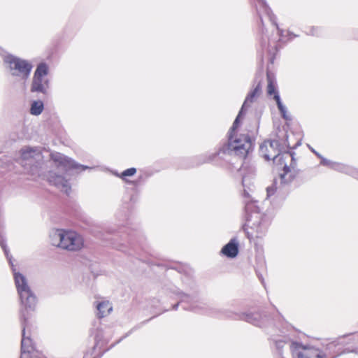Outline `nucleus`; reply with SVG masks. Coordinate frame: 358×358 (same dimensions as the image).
Listing matches in <instances>:
<instances>
[{
  "mask_svg": "<svg viewBox=\"0 0 358 358\" xmlns=\"http://www.w3.org/2000/svg\"><path fill=\"white\" fill-rule=\"evenodd\" d=\"M0 245L9 262L14 275L15 284L20 296L22 309L20 310V322L22 325L21 356L20 358H38V352L27 330L29 327V313L34 311L36 306L37 298L28 285L26 277L17 271L6 243V238L3 229H0Z\"/></svg>",
  "mask_w": 358,
  "mask_h": 358,
  "instance_id": "nucleus-1",
  "label": "nucleus"
},
{
  "mask_svg": "<svg viewBox=\"0 0 358 358\" xmlns=\"http://www.w3.org/2000/svg\"><path fill=\"white\" fill-rule=\"evenodd\" d=\"M0 245L9 262L14 275L15 284L20 296L22 309L20 310V322L22 325L21 356L20 358H38V352L27 330L29 327V313L34 311L36 306L37 298L28 285L26 277L17 271L6 243V238L3 229H0Z\"/></svg>",
  "mask_w": 358,
  "mask_h": 358,
  "instance_id": "nucleus-2",
  "label": "nucleus"
},
{
  "mask_svg": "<svg viewBox=\"0 0 358 358\" xmlns=\"http://www.w3.org/2000/svg\"><path fill=\"white\" fill-rule=\"evenodd\" d=\"M255 83H257L255 87L251 90L245 97V99L233 122L232 126L228 132V141L219 149L213 156L209 157L207 159L203 160V162L209 161L217 162L220 159L224 157L231 156L234 155L241 159H245L250 152H252L255 148V138H252L249 134H240L238 136L236 134V129L239 127L241 118L245 115L248 108V102L252 103L255 98L257 97L262 89L261 81H257L255 78Z\"/></svg>",
  "mask_w": 358,
  "mask_h": 358,
  "instance_id": "nucleus-3",
  "label": "nucleus"
},
{
  "mask_svg": "<svg viewBox=\"0 0 358 358\" xmlns=\"http://www.w3.org/2000/svg\"><path fill=\"white\" fill-rule=\"evenodd\" d=\"M176 294L180 297V301L173 306V309L175 310L178 309L180 304L185 310L204 314L213 317L241 320L259 327H264L271 324L270 316L264 311L236 313L226 310L209 307L201 301L196 292L192 295L182 292H178Z\"/></svg>",
  "mask_w": 358,
  "mask_h": 358,
  "instance_id": "nucleus-4",
  "label": "nucleus"
},
{
  "mask_svg": "<svg viewBox=\"0 0 358 358\" xmlns=\"http://www.w3.org/2000/svg\"><path fill=\"white\" fill-rule=\"evenodd\" d=\"M358 344V334H350L338 337L325 346V352L314 347L304 348L303 351L296 352L297 358H337L343 354L354 352L358 355V348L346 347L350 343Z\"/></svg>",
  "mask_w": 358,
  "mask_h": 358,
  "instance_id": "nucleus-5",
  "label": "nucleus"
},
{
  "mask_svg": "<svg viewBox=\"0 0 358 358\" xmlns=\"http://www.w3.org/2000/svg\"><path fill=\"white\" fill-rule=\"evenodd\" d=\"M283 154L284 160L280 162V164H284L283 173L280 174V182L278 185V180H273L272 185L266 188V199H269L275 194H277L278 196L285 198L289 192V184L299 172V169H296L295 152L289 149Z\"/></svg>",
  "mask_w": 358,
  "mask_h": 358,
  "instance_id": "nucleus-6",
  "label": "nucleus"
},
{
  "mask_svg": "<svg viewBox=\"0 0 358 358\" xmlns=\"http://www.w3.org/2000/svg\"><path fill=\"white\" fill-rule=\"evenodd\" d=\"M285 139L280 141L278 139L264 141L259 146V155L266 161L273 160L274 162L278 159L279 162L284 160V152L285 148L296 149L301 145V140L291 148L288 141V135L284 134Z\"/></svg>",
  "mask_w": 358,
  "mask_h": 358,
  "instance_id": "nucleus-7",
  "label": "nucleus"
},
{
  "mask_svg": "<svg viewBox=\"0 0 358 358\" xmlns=\"http://www.w3.org/2000/svg\"><path fill=\"white\" fill-rule=\"evenodd\" d=\"M52 245L69 251L79 250L83 245V239L76 231L57 229L50 234Z\"/></svg>",
  "mask_w": 358,
  "mask_h": 358,
  "instance_id": "nucleus-8",
  "label": "nucleus"
},
{
  "mask_svg": "<svg viewBox=\"0 0 358 358\" xmlns=\"http://www.w3.org/2000/svg\"><path fill=\"white\" fill-rule=\"evenodd\" d=\"M3 64L12 77L22 80H27L29 78L33 69V65L29 61L12 54L4 56Z\"/></svg>",
  "mask_w": 358,
  "mask_h": 358,
  "instance_id": "nucleus-9",
  "label": "nucleus"
},
{
  "mask_svg": "<svg viewBox=\"0 0 358 358\" xmlns=\"http://www.w3.org/2000/svg\"><path fill=\"white\" fill-rule=\"evenodd\" d=\"M51 159L57 164L58 167H62L64 172L66 175H72L73 173H80L87 169L92 168L86 165H83L73 159L66 156L60 152H55L50 155Z\"/></svg>",
  "mask_w": 358,
  "mask_h": 358,
  "instance_id": "nucleus-10",
  "label": "nucleus"
},
{
  "mask_svg": "<svg viewBox=\"0 0 358 358\" xmlns=\"http://www.w3.org/2000/svg\"><path fill=\"white\" fill-rule=\"evenodd\" d=\"M250 227L252 231H250L248 225L245 224L243 229L246 234L248 238L251 241L255 237L257 238H263L267 233L271 223V217L266 214H262L259 217H255Z\"/></svg>",
  "mask_w": 358,
  "mask_h": 358,
  "instance_id": "nucleus-11",
  "label": "nucleus"
},
{
  "mask_svg": "<svg viewBox=\"0 0 358 358\" xmlns=\"http://www.w3.org/2000/svg\"><path fill=\"white\" fill-rule=\"evenodd\" d=\"M266 5L268 6L267 3H266ZM255 6H256L257 12V13H258V15L259 16L261 23H262L261 31H262V38L260 39V45H261V47H262V51L261 52H258V55L260 57V59L262 61L263 60L264 50L266 49V50H268L269 52H271V50H268V48L270 47L269 40H268V38H266V36L264 37L265 32H267V30H265L264 27V23H263V20H262V12L264 13L268 17V19L271 22V23L276 27V29H278V31L279 32L280 36H282L283 30H282V29H280L279 28L278 24L277 23L276 16L273 13L272 10H271V8L269 6H268V7L269 8V9L271 10V13L270 12L269 13L267 12L265 8H264L262 6H259V0H256Z\"/></svg>",
  "mask_w": 358,
  "mask_h": 358,
  "instance_id": "nucleus-12",
  "label": "nucleus"
},
{
  "mask_svg": "<svg viewBox=\"0 0 358 358\" xmlns=\"http://www.w3.org/2000/svg\"><path fill=\"white\" fill-rule=\"evenodd\" d=\"M121 230L120 233L122 234V241L124 242L127 241L128 245L135 250H137L138 247L143 249L145 238L141 231L138 229H134L129 227H124ZM124 244L125 243H122V245Z\"/></svg>",
  "mask_w": 358,
  "mask_h": 358,
  "instance_id": "nucleus-13",
  "label": "nucleus"
},
{
  "mask_svg": "<svg viewBox=\"0 0 358 358\" xmlns=\"http://www.w3.org/2000/svg\"><path fill=\"white\" fill-rule=\"evenodd\" d=\"M48 180L50 185L55 186L67 195L70 194L71 191V185L63 176L50 171Z\"/></svg>",
  "mask_w": 358,
  "mask_h": 358,
  "instance_id": "nucleus-14",
  "label": "nucleus"
},
{
  "mask_svg": "<svg viewBox=\"0 0 358 358\" xmlns=\"http://www.w3.org/2000/svg\"><path fill=\"white\" fill-rule=\"evenodd\" d=\"M244 217L246 222H250L252 221L256 217H259L262 213L260 212V208L257 205L258 201L256 200H244Z\"/></svg>",
  "mask_w": 358,
  "mask_h": 358,
  "instance_id": "nucleus-15",
  "label": "nucleus"
},
{
  "mask_svg": "<svg viewBox=\"0 0 358 358\" xmlns=\"http://www.w3.org/2000/svg\"><path fill=\"white\" fill-rule=\"evenodd\" d=\"M49 89V80L47 78H32L30 91L31 92L41 93L46 96Z\"/></svg>",
  "mask_w": 358,
  "mask_h": 358,
  "instance_id": "nucleus-16",
  "label": "nucleus"
},
{
  "mask_svg": "<svg viewBox=\"0 0 358 358\" xmlns=\"http://www.w3.org/2000/svg\"><path fill=\"white\" fill-rule=\"evenodd\" d=\"M238 251V242L234 238L222 248L221 253L229 258H235Z\"/></svg>",
  "mask_w": 358,
  "mask_h": 358,
  "instance_id": "nucleus-17",
  "label": "nucleus"
},
{
  "mask_svg": "<svg viewBox=\"0 0 358 358\" xmlns=\"http://www.w3.org/2000/svg\"><path fill=\"white\" fill-rule=\"evenodd\" d=\"M21 159L27 161L34 159L36 156L41 157L42 152L39 147L24 146L20 150Z\"/></svg>",
  "mask_w": 358,
  "mask_h": 358,
  "instance_id": "nucleus-18",
  "label": "nucleus"
},
{
  "mask_svg": "<svg viewBox=\"0 0 358 358\" xmlns=\"http://www.w3.org/2000/svg\"><path fill=\"white\" fill-rule=\"evenodd\" d=\"M331 169L341 172V173H345L346 174L350 175L352 177L358 179V170L353 169L352 167H350L345 164L334 162L333 164V166L331 167Z\"/></svg>",
  "mask_w": 358,
  "mask_h": 358,
  "instance_id": "nucleus-19",
  "label": "nucleus"
},
{
  "mask_svg": "<svg viewBox=\"0 0 358 358\" xmlns=\"http://www.w3.org/2000/svg\"><path fill=\"white\" fill-rule=\"evenodd\" d=\"M96 309L97 317L99 318H103L112 311L113 307L108 301H101L97 303Z\"/></svg>",
  "mask_w": 358,
  "mask_h": 358,
  "instance_id": "nucleus-20",
  "label": "nucleus"
},
{
  "mask_svg": "<svg viewBox=\"0 0 358 358\" xmlns=\"http://www.w3.org/2000/svg\"><path fill=\"white\" fill-rule=\"evenodd\" d=\"M48 74V66L45 62H41L37 65L34 73V78H44Z\"/></svg>",
  "mask_w": 358,
  "mask_h": 358,
  "instance_id": "nucleus-21",
  "label": "nucleus"
},
{
  "mask_svg": "<svg viewBox=\"0 0 358 358\" xmlns=\"http://www.w3.org/2000/svg\"><path fill=\"white\" fill-rule=\"evenodd\" d=\"M275 101L276 102L278 108L281 114L282 117L285 120H291L292 117L287 114V108L282 103L280 96L276 95L275 96Z\"/></svg>",
  "mask_w": 358,
  "mask_h": 358,
  "instance_id": "nucleus-22",
  "label": "nucleus"
},
{
  "mask_svg": "<svg viewBox=\"0 0 358 358\" xmlns=\"http://www.w3.org/2000/svg\"><path fill=\"white\" fill-rule=\"evenodd\" d=\"M44 109V103L41 100L34 101L31 104L30 113L34 115H39Z\"/></svg>",
  "mask_w": 358,
  "mask_h": 358,
  "instance_id": "nucleus-23",
  "label": "nucleus"
},
{
  "mask_svg": "<svg viewBox=\"0 0 358 358\" xmlns=\"http://www.w3.org/2000/svg\"><path fill=\"white\" fill-rule=\"evenodd\" d=\"M266 268V262L264 259L260 258L259 259H257V266L255 268L256 273L261 280L262 283L264 284V279L263 278L262 274L259 272L260 269H264Z\"/></svg>",
  "mask_w": 358,
  "mask_h": 358,
  "instance_id": "nucleus-24",
  "label": "nucleus"
},
{
  "mask_svg": "<svg viewBox=\"0 0 358 358\" xmlns=\"http://www.w3.org/2000/svg\"><path fill=\"white\" fill-rule=\"evenodd\" d=\"M136 171H137V169L136 168L131 167V168L127 169L124 170V171H122L121 173V174L120 175V177L124 180H126L127 177L132 176L135 175L136 173Z\"/></svg>",
  "mask_w": 358,
  "mask_h": 358,
  "instance_id": "nucleus-25",
  "label": "nucleus"
},
{
  "mask_svg": "<svg viewBox=\"0 0 358 358\" xmlns=\"http://www.w3.org/2000/svg\"><path fill=\"white\" fill-rule=\"evenodd\" d=\"M267 93L268 95H273V99H275V96L276 95H280L278 91L277 90L275 85L273 83L268 79V89H267Z\"/></svg>",
  "mask_w": 358,
  "mask_h": 358,
  "instance_id": "nucleus-26",
  "label": "nucleus"
},
{
  "mask_svg": "<svg viewBox=\"0 0 358 358\" xmlns=\"http://www.w3.org/2000/svg\"><path fill=\"white\" fill-rule=\"evenodd\" d=\"M241 182H242V185L243 187V192L242 194L243 198H244V200H246V201H248V200H252L250 199V189L249 187L246 188L245 187V177L243 176L242 178V180H241Z\"/></svg>",
  "mask_w": 358,
  "mask_h": 358,
  "instance_id": "nucleus-27",
  "label": "nucleus"
},
{
  "mask_svg": "<svg viewBox=\"0 0 358 358\" xmlns=\"http://www.w3.org/2000/svg\"><path fill=\"white\" fill-rule=\"evenodd\" d=\"M276 349L278 350L279 353H282V349L284 347L285 341L282 340H273Z\"/></svg>",
  "mask_w": 358,
  "mask_h": 358,
  "instance_id": "nucleus-28",
  "label": "nucleus"
},
{
  "mask_svg": "<svg viewBox=\"0 0 358 358\" xmlns=\"http://www.w3.org/2000/svg\"><path fill=\"white\" fill-rule=\"evenodd\" d=\"M320 159H321L320 164L322 165L328 166L330 169H331L334 162L329 160L324 157H322Z\"/></svg>",
  "mask_w": 358,
  "mask_h": 358,
  "instance_id": "nucleus-29",
  "label": "nucleus"
},
{
  "mask_svg": "<svg viewBox=\"0 0 358 358\" xmlns=\"http://www.w3.org/2000/svg\"><path fill=\"white\" fill-rule=\"evenodd\" d=\"M319 28L315 27H312L308 32H306L307 35L310 36H319Z\"/></svg>",
  "mask_w": 358,
  "mask_h": 358,
  "instance_id": "nucleus-30",
  "label": "nucleus"
},
{
  "mask_svg": "<svg viewBox=\"0 0 358 358\" xmlns=\"http://www.w3.org/2000/svg\"><path fill=\"white\" fill-rule=\"evenodd\" d=\"M135 328H133L131 329L129 331H128L124 336H122V338H120L116 343H115L114 344L111 345L110 348H113L114 347L116 344L119 343L120 342H121L122 340H124L125 338H127V336H129L131 333L132 331H134Z\"/></svg>",
  "mask_w": 358,
  "mask_h": 358,
  "instance_id": "nucleus-31",
  "label": "nucleus"
},
{
  "mask_svg": "<svg viewBox=\"0 0 358 358\" xmlns=\"http://www.w3.org/2000/svg\"><path fill=\"white\" fill-rule=\"evenodd\" d=\"M294 344H295L296 345H297V346H299V347L301 348V350H299V349H297V347H295V349H296V350H294L293 351V355H294V357H296V358H297V356L296 355V352H301V351H303V349L304 348H308L307 347L302 346L301 344H299V343H294Z\"/></svg>",
  "mask_w": 358,
  "mask_h": 358,
  "instance_id": "nucleus-32",
  "label": "nucleus"
},
{
  "mask_svg": "<svg viewBox=\"0 0 358 358\" xmlns=\"http://www.w3.org/2000/svg\"><path fill=\"white\" fill-rule=\"evenodd\" d=\"M259 6H262L264 8H265L267 12L271 13V10H270L269 8L268 7V6L266 5V1L265 0H259Z\"/></svg>",
  "mask_w": 358,
  "mask_h": 358,
  "instance_id": "nucleus-33",
  "label": "nucleus"
},
{
  "mask_svg": "<svg viewBox=\"0 0 358 358\" xmlns=\"http://www.w3.org/2000/svg\"><path fill=\"white\" fill-rule=\"evenodd\" d=\"M308 146L309 149L311 150V152H313L318 158L321 159L323 157L320 153L317 152L314 148L310 147L309 145H308Z\"/></svg>",
  "mask_w": 358,
  "mask_h": 358,
  "instance_id": "nucleus-34",
  "label": "nucleus"
},
{
  "mask_svg": "<svg viewBox=\"0 0 358 358\" xmlns=\"http://www.w3.org/2000/svg\"><path fill=\"white\" fill-rule=\"evenodd\" d=\"M289 35L290 36V39H292V38L298 36L297 35L294 34L293 33H291V32H289Z\"/></svg>",
  "mask_w": 358,
  "mask_h": 358,
  "instance_id": "nucleus-35",
  "label": "nucleus"
},
{
  "mask_svg": "<svg viewBox=\"0 0 358 358\" xmlns=\"http://www.w3.org/2000/svg\"><path fill=\"white\" fill-rule=\"evenodd\" d=\"M224 164V163H220V166H223Z\"/></svg>",
  "mask_w": 358,
  "mask_h": 358,
  "instance_id": "nucleus-36",
  "label": "nucleus"
},
{
  "mask_svg": "<svg viewBox=\"0 0 358 358\" xmlns=\"http://www.w3.org/2000/svg\"><path fill=\"white\" fill-rule=\"evenodd\" d=\"M357 38H358V37H357Z\"/></svg>",
  "mask_w": 358,
  "mask_h": 358,
  "instance_id": "nucleus-37",
  "label": "nucleus"
}]
</instances>
